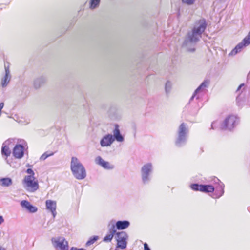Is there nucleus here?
I'll return each mask as SVG.
<instances>
[{
	"label": "nucleus",
	"mask_w": 250,
	"mask_h": 250,
	"mask_svg": "<svg viewBox=\"0 0 250 250\" xmlns=\"http://www.w3.org/2000/svg\"><path fill=\"white\" fill-rule=\"evenodd\" d=\"M208 26V23L205 19L202 18L196 20L191 32H188L183 43V46L191 52L195 51V45L202 37Z\"/></svg>",
	"instance_id": "f257e3e1"
},
{
	"label": "nucleus",
	"mask_w": 250,
	"mask_h": 250,
	"mask_svg": "<svg viewBox=\"0 0 250 250\" xmlns=\"http://www.w3.org/2000/svg\"><path fill=\"white\" fill-rule=\"evenodd\" d=\"M189 130L186 123H181L178 127L174 141L175 146L178 148L185 146L189 137Z\"/></svg>",
	"instance_id": "f03ea898"
},
{
	"label": "nucleus",
	"mask_w": 250,
	"mask_h": 250,
	"mask_svg": "<svg viewBox=\"0 0 250 250\" xmlns=\"http://www.w3.org/2000/svg\"><path fill=\"white\" fill-rule=\"evenodd\" d=\"M70 169L73 176L77 180L84 179L86 176L85 167L76 157L71 158Z\"/></svg>",
	"instance_id": "7ed1b4c3"
},
{
	"label": "nucleus",
	"mask_w": 250,
	"mask_h": 250,
	"mask_svg": "<svg viewBox=\"0 0 250 250\" xmlns=\"http://www.w3.org/2000/svg\"><path fill=\"white\" fill-rule=\"evenodd\" d=\"M153 171V167L151 163H147L141 167L140 172L142 183L148 184L151 181V175Z\"/></svg>",
	"instance_id": "20e7f679"
},
{
	"label": "nucleus",
	"mask_w": 250,
	"mask_h": 250,
	"mask_svg": "<svg viewBox=\"0 0 250 250\" xmlns=\"http://www.w3.org/2000/svg\"><path fill=\"white\" fill-rule=\"evenodd\" d=\"M32 176H25L23 179L22 184L24 188L28 191L34 192L39 189V186L38 180Z\"/></svg>",
	"instance_id": "39448f33"
},
{
	"label": "nucleus",
	"mask_w": 250,
	"mask_h": 250,
	"mask_svg": "<svg viewBox=\"0 0 250 250\" xmlns=\"http://www.w3.org/2000/svg\"><path fill=\"white\" fill-rule=\"evenodd\" d=\"M239 120L237 116L233 115L228 116L221 125V129L223 130H232L238 123Z\"/></svg>",
	"instance_id": "423d86ee"
},
{
	"label": "nucleus",
	"mask_w": 250,
	"mask_h": 250,
	"mask_svg": "<svg viewBox=\"0 0 250 250\" xmlns=\"http://www.w3.org/2000/svg\"><path fill=\"white\" fill-rule=\"evenodd\" d=\"M115 239L117 241V248L121 249H125L126 248L128 235L126 232L117 231Z\"/></svg>",
	"instance_id": "0eeeda50"
},
{
	"label": "nucleus",
	"mask_w": 250,
	"mask_h": 250,
	"mask_svg": "<svg viewBox=\"0 0 250 250\" xmlns=\"http://www.w3.org/2000/svg\"><path fill=\"white\" fill-rule=\"evenodd\" d=\"M51 242L56 250H68V242L63 237H53Z\"/></svg>",
	"instance_id": "6e6552de"
},
{
	"label": "nucleus",
	"mask_w": 250,
	"mask_h": 250,
	"mask_svg": "<svg viewBox=\"0 0 250 250\" xmlns=\"http://www.w3.org/2000/svg\"><path fill=\"white\" fill-rule=\"evenodd\" d=\"M45 206L46 209L50 211L53 217L54 218L57 214L56 212V208H57V203L55 201H53L52 200H47L45 201Z\"/></svg>",
	"instance_id": "1a4fd4ad"
},
{
	"label": "nucleus",
	"mask_w": 250,
	"mask_h": 250,
	"mask_svg": "<svg viewBox=\"0 0 250 250\" xmlns=\"http://www.w3.org/2000/svg\"><path fill=\"white\" fill-rule=\"evenodd\" d=\"M24 148L21 144H17L13 149V156L18 159H21L24 156Z\"/></svg>",
	"instance_id": "9d476101"
},
{
	"label": "nucleus",
	"mask_w": 250,
	"mask_h": 250,
	"mask_svg": "<svg viewBox=\"0 0 250 250\" xmlns=\"http://www.w3.org/2000/svg\"><path fill=\"white\" fill-rule=\"evenodd\" d=\"M130 225V223L128 220H118L111 227H114V229H116V230H122L128 228Z\"/></svg>",
	"instance_id": "9b49d317"
},
{
	"label": "nucleus",
	"mask_w": 250,
	"mask_h": 250,
	"mask_svg": "<svg viewBox=\"0 0 250 250\" xmlns=\"http://www.w3.org/2000/svg\"><path fill=\"white\" fill-rule=\"evenodd\" d=\"M114 129L113 130L112 138H114V141H116L118 142H123L124 141V137L121 133L119 129V125L117 124L114 125Z\"/></svg>",
	"instance_id": "f8f14e48"
},
{
	"label": "nucleus",
	"mask_w": 250,
	"mask_h": 250,
	"mask_svg": "<svg viewBox=\"0 0 250 250\" xmlns=\"http://www.w3.org/2000/svg\"><path fill=\"white\" fill-rule=\"evenodd\" d=\"M20 205L22 208H25L30 213H35L38 210L37 208L34 206L27 200H22L20 203Z\"/></svg>",
	"instance_id": "ddd939ff"
},
{
	"label": "nucleus",
	"mask_w": 250,
	"mask_h": 250,
	"mask_svg": "<svg viewBox=\"0 0 250 250\" xmlns=\"http://www.w3.org/2000/svg\"><path fill=\"white\" fill-rule=\"evenodd\" d=\"M114 141V138H112V135L108 134L104 136L100 141V145L102 147L109 146Z\"/></svg>",
	"instance_id": "4468645a"
},
{
	"label": "nucleus",
	"mask_w": 250,
	"mask_h": 250,
	"mask_svg": "<svg viewBox=\"0 0 250 250\" xmlns=\"http://www.w3.org/2000/svg\"><path fill=\"white\" fill-rule=\"evenodd\" d=\"M5 75L2 78L1 81V85L2 87H6L8 84L9 83L11 78V76L10 75V70L8 66H6L5 65Z\"/></svg>",
	"instance_id": "2eb2a0df"
},
{
	"label": "nucleus",
	"mask_w": 250,
	"mask_h": 250,
	"mask_svg": "<svg viewBox=\"0 0 250 250\" xmlns=\"http://www.w3.org/2000/svg\"><path fill=\"white\" fill-rule=\"evenodd\" d=\"M95 163L106 169H112L113 166L110 165L108 162L104 161L101 156H98L95 158Z\"/></svg>",
	"instance_id": "dca6fc26"
},
{
	"label": "nucleus",
	"mask_w": 250,
	"mask_h": 250,
	"mask_svg": "<svg viewBox=\"0 0 250 250\" xmlns=\"http://www.w3.org/2000/svg\"><path fill=\"white\" fill-rule=\"evenodd\" d=\"M113 227H109L108 233L104 237L103 241L105 242H110L113 239L114 236H116L117 231Z\"/></svg>",
	"instance_id": "f3484780"
},
{
	"label": "nucleus",
	"mask_w": 250,
	"mask_h": 250,
	"mask_svg": "<svg viewBox=\"0 0 250 250\" xmlns=\"http://www.w3.org/2000/svg\"><path fill=\"white\" fill-rule=\"evenodd\" d=\"M46 78L44 76H40L36 78L34 81V87L35 89L41 87L46 82Z\"/></svg>",
	"instance_id": "a211bd4d"
},
{
	"label": "nucleus",
	"mask_w": 250,
	"mask_h": 250,
	"mask_svg": "<svg viewBox=\"0 0 250 250\" xmlns=\"http://www.w3.org/2000/svg\"><path fill=\"white\" fill-rule=\"evenodd\" d=\"M11 142L12 140L10 139H8L3 143L1 148V153L2 155H5L6 157H8L10 155L11 151L8 145H9Z\"/></svg>",
	"instance_id": "6ab92c4d"
},
{
	"label": "nucleus",
	"mask_w": 250,
	"mask_h": 250,
	"mask_svg": "<svg viewBox=\"0 0 250 250\" xmlns=\"http://www.w3.org/2000/svg\"><path fill=\"white\" fill-rule=\"evenodd\" d=\"M224 187L225 185L223 183L219 184L215 188V191L214 194V198H219L221 197L224 193Z\"/></svg>",
	"instance_id": "aec40b11"
},
{
	"label": "nucleus",
	"mask_w": 250,
	"mask_h": 250,
	"mask_svg": "<svg viewBox=\"0 0 250 250\" xmlns=\"http://www.w3.org/2000/svg\"><path fill=\"white\" fill-rule=\"evenodd\" d=\"M209 84V81L205 80L195 90V94H198L203 91L206 88H207Z\"/></svg>",
	"instance_id": "412c9836"
},
{
	"label": "nucleus",
	"mask_w": 250,
	"mask_h": 250,
	"mask_svg": "<svg viewBox=\"0 0 250 250\" xmlns=\"http://www.w3.org/2000/svg\"><path fill=\"white\" fill-rule=\"evenodd\" d=\"M201 191L204 193H212L214 191L215 188L211 185L202 184Z\"/></svg>",
	"instance_id": "4be33fe9"
},
{
	"label": "nucleus",
	"mask_w": 250,
	"mask_h": 250,
	"mask_svg": "<svg viewBox=\"0 0 250 250\" xmlns=\"http://www.w3.org/2000/svg\"><path fill=\"white\" fill-rule=\"evenodd\" d=\"M12 184V180L10 178L5 177L0 179V185L3 187H9Z\"/></svg>",
	"instance_id": "5701e85b"
},
{
	"label": "nucleus",
	"mask_w": 250,
	"mask_h": 250,
	"mask_svg": "<svg viewBox=\"0 0 250 250\" xmlns=\"http://www.w3.org/2000/svg\"><path fill=\"white\" fill-rule=\"evenodd\" d=\"M99 239V237L98 236H93L90 237L88 240L86 242L85 244L86 247H88L91 245L94 244L96 241H97Z\"/></svg>",
	"instance_id": "b1692460"
},
{
	"label": "nucleus",
	"mask_w": 250,
	"mask_h": 250,
	"mask_svg": "<svg viewBox=\"0 0 250 250\" xmlns=\"http://www.w3.org/2000/svg\"><path fill=\"white\" fill-rule=\"evenodd\" d=\"M202 184H199L197 183H193L190 185V188L194 191H201Z\"/></svg>",
	"instance_id": "393cba45"
},
{
	"label": "nucleus",
	"mask_w": 250,
	"mask_h": 250,
	"mask_svg": "<svg viewBox=\"0 0 250 250\" xmlns=\"http://www.w3.org/2000/svg\"><path fill=\"white\" fill-rule=\"evenodd\" d=\"M100 2V0H90L89 4H90V8L91 9H94L99 5Z\"/></svg>",
	"instance_id": "a878e982"
},
{
	"label": "nucleus",
	"mask_w": 250,
	"mask_h": 250,
	"mask_svg": "<svg viewBox=\"0 0 250 250\" xmlns=\"http://www.w3.org/2000/svg\"><path fill=\"white\" fill-rule=\"evenodd\" d=\"M172 87V83L170 81H167L165 84L166 93L168 94L170 92Z\"/></svg>",
	"instance_id": "bb28decb"
},
{
	"label": "nucleus",
	"mask_w": 250,
	"mask_h": 250,
	"mask_svg": "<svg viewBox=\"0 0 250 250\" xmlns=\"http://www.w3.org/2000/svg\"><path fill=\"white\" fill-rule=\"evenodd\" d=\"M53 154H54L53 152H51V153H48L47 152H45L42 155V156L40 157V159L41 160H45L48 157L52 156Z\"/></svg>",
	"instance_id": "cd10ccee"
},
{
	"label": "nucleus",
	"mask_w": 250,
	"mask_h": 250,
	"mask_svg": "<svg viewBox=\"0 0 250 250\" xmlns=\"http://www.w3.org/2000/svg\"><path fill=\"white\" fill-rule=\"evenodd\" d=\"M26 172L27 173H28V174H29L28 176H32L33 178H35V176H34L35 173L32 169L28 168L26 170Z\"/></svg>",
	"instance_id": "c85d7f7f"
},
{
	"label": "nucleus",
	"mask_w": 250,
	"mask_h": 250,
	"mask_svg": "<svg viewBox=\"0 0 250 250\" xmlns=\"http://www.w3.org/2000/svg\"><path fill=\"white\" fill-rule=\"evenodd\" d=\"M183 2L185 3L188 5L192 4L195 0H182Z\"/></svg>",
	"instance_id": "c756f323"
},
{
	"label": "nucleus",
	"mask_w": 250,
	"mask_h": 250,
	"mask_svg": "<svg viewBox=\"0 0 250 250\" xmlns=\"http://www.w3.org/2000/svg\"><path fill=\"white\" fill-rule=\"evenodd\" d=\"M213 181L214 183L217 184L218 185H219V184L223 183L219 179L216 177L214 178Z\"/></svg>",
	"instance_id": "7c9ffc66"
},
{
	"label": "nucleus",
	"mask_w": 250,
	"mask_h": 250,
	"mask_svg": "<svg viewBox=\"0 0 250 250\" xmlns=\"http://www.w3.org/2000/svg\"><path fill=\"white\" fill-rule=\"evenodd\" d=\"M144 250H151L148 245L146 243L144 244Z\"/></svg>",
	"instance_id": "2f4dec72"
},
{
	"label": "nucleus",
	"mask_w": 250,
	"mask_h": 250,
	"mask_svg": "<svg viewBox=\"0 0 250 250\" xmlns=\"http://www.w3.org/2000/svg\"><path fill=\"white\" fill-rule=\"evenodd\" d=\"M70 250H86L83 248H78L75 247H72L71 248Z\"/></svg>",
	"instance_id": "473e14b6"
},
{
	"label": "nucleus",
	"mask_w": 250,
	"mask_h": 250,
	"mask_svg": "<svg viewBox=\"0 0 250 250\" xmlns=\"http://www.w3.org/2000/svg\"><path fill=\"white\" fill-rule=\"evenodd\" d=\"M4 107V103H0V115L1 114V111L2 109Z\"/></svg>",
	"instance_id": "72a5a7b5"
},
{
	"label": "nucleus",
	"mask_w": 250,
	"mask_h": 250,
	"mask_svg": "<svg viewBox=\"0 0 250 250\" xmlns=\"http://www.w3.org/2000/svg\"><path fill=\"white\" fill-rule=\"evenodd\" d=\"M244 86V83H242V84H240L237 89V91H239L241 89V88Z\"/></svg>",
	"instance_id": "f704fd0d"
},
{
	"label": "nucleus",
	"mask_w": 250,
	"mask_h": 250,
	"mask_svg": "<svg viewBox=\"0 0 250 250\" xmlns=\"http://www.w3.org/2000/svg\"><path fill=\"white\" fill-rule=\"evenodd\" d=\"M197 94H195V91L194 92L192 97L190 98V100H189V101H191L195 97V96L197 95Z\"/></svg>",
	"instance_id": "c9c22d12"
},
{
	"label": "nucleus",
	"mask_w": 250,
	"mask_h": 250,
	"mask_svg": "<svg viewBox=\"0 0 250 250\" xmlns=\"http://www.w3.org/2000/svg\"><path fill=\"white\" fill-rule=\"evenodd\" d=\"M4 219L3 217L1 215H0V225L2 224L4 222Z\"/></svg>",
	"instance_id": "e433bc0d"
},
{
	"label": "nucleus",
	"mask_w": 250,
	"mask_h": 250,
	"mask_svg": "<svg viewBox=\"0 0 250 250\" xmlns=\"http://www.w3.org/2000/svg\"><path fill=\"white\" fill-rule=\"evenodd\" d=\"M0 250H6V249L0 246Z\"/></svg>",
	"instance_id": "4c0bfd02"
},
{
	"label": "nucleus",
	"mask_w": 250,
	"mask_h": 250,
	"mask_svg": "<svg viewBox=\"0 0 250 250\" xmlns=\"http://www.w3.org/2000/svg\"><path fill=\"white\" fill-rule=\"evenodd\" d=\"M248 78L250 79V71L249 72L248 74Z\"/></svg>",
	"instance_id": "58836bf2"
},
{
	"label": "nucleus",
	"mask_w": 250,
	"mask_h": 250,
	"mask_svg": "<svg viewBox=\"0 0 250 250\" xmlns=\"http://www.w3.org/2000/svg\"><path fill=\"white\" fill-rule=\"evenodd\" d=\"M213 124H214V122H213V123H212L211 125V128H212V129H214L213 126Z\"/></svg>",
	"instance_id": "ea45409f"
},
{
	"label": "nucleus",
	"mask_w": 250,
	"mask_h": 250,
	"mask_svg": "<svg viewBox=\"0 0 250 250\" xmlns=\"http://www.w3.org/2000/svg\"><path fill=\"white\" fill-rule=\"evenodd\" d=\"M114 250H117V249H115Z\"/></svg>",
	"instance_id": "a19ab883"
}]
</instances>
